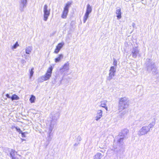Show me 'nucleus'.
Listing matches in <instances>:
<instances>
[{
    "mask_svg": "<svg viewBox=\"0 0 159 159\" xmlns=\"http://www.w3.org/2000/svg\"><path fill=\"white\" fill-rule=\"evenodd\" d=\"M15 128L17 131L19 132V134H21L22 132V131L20 130V128H18L17 127H15Z\"/></svg>",
    "mask_w": 159,
    "mask_h": 159,
    "instance_id": "b1692460",
    "label": "nucleus"
},
{
    "mask_svg": "<svg viewBox=\"0 0 159 159\" xmlns=\"http://www.w3.org/2000/svg\"><path fill=\"white\" fill-rule=\"evenodd\" d=\"M113 64L115 66H115L116 67L117 64V62L116 61L115 59L114 60Z\"/></svg>",
    "mask_w": 159,
    "mask_h": 159,
    "instance_id": "bb28decb",
    "label": "nucleus"
},
{
    "mask_svg": "<svg viewBox=\"0 0 159 159\" xmlns=\"http://www.w3.org/2000/svg\"><path fill=\"white\" fill-rule=\"evenodd\" d=\"M91 11L92 9L91 6L89 4H88L87 6L86 12L84 17V20H86L87 19L89 14L91 12Z\"/></svg>",
    "mask_w": 159,
    "mask_h": 159,
    "instance_id": "1a4fd4ad",
    "label": "nucleus"
},
{
    "mask_svg": "<svg viewBox=\"0 0 159 159\" xmlns=\"http://www.w3.org/2000/svg\"><path fill=\"white\" fill-rule=\"evenodd\" d=\"M131 51L132 57L135 58L139 54V50L138 47H133L131 49Z\"/></svg>",
    "mask_w": 159,
    "mask_h": 159,
    "instance_id": "20e7f679",
    "label": "nucleus"
},
{
    "mask_svg": "<svg viewBox=\"0 0 159 159\" xmlns=\"http://www.w3.org/2000/svg\"><path fill=\"white\" fill-rule=\"evenodd\" d=\"M123 140V138H120V139H119L118 140V142H119V143H120V142L121 141H122Z\"/></svg>",
    "mask_w": 159,
    "mask_h": 159,
    "instance_id": "c756f323",
    "label": "nucleus"
},
{
    "mask_svg": "<svg viewBox=\"0 0 159 159\" xmlns=\"http://www.w3.org/2000/svg\"><path fill=\"white\" fill-rule=\"evenodd\" d=\"M27 133H28L27 132H22L21 133V134L22 135V137H25L26 136L25 135V134H27Z\"/></svg>",
    "mask_w": 159,
    "mask_h": 159,
    "instance_id": "393cba45",
    "label": "nucleus"
},
{
    "mask_svg": "<svg viewBox=\"0 0 159 159\" xmlns=\"http://www.w3.org/2000/svg\"><path fill=\"white\" fill-rule=\"evenodd\" d=\"M11 99L12 100H17L19 99V98L16 94H14L11 97Z\"/></svg>",
    "mask_w": 159,
    "mask_h": 159,
    "instance_id": "aec40b11",
    "label": "nucleus"
},
{
    "mask_svg": "<svg viewBox=\"0 0 159 159\" xmlns=\"http://www.w3.org/2000/svg\"><path fill=\"white\" fill-rule=\"evenodd\" d=\"M82 139L81 137L80 136H78L76 138L77 143L74 144L75 146H77L79 144V142Z\"/></svg>",
    "mask_w": 159,
    "mask_h": 159,
    "instance_id": "6ab92c4d",
    "label": "nucleus"
},
{
    "mask_svg": "<svg viewBox=\"0 0 159 159\" xmlns=\"http://www.w3.org/2000/svg\"><path fill=\"white\" fill-rule=\"evenodd\" d=\"M105 146V143H104L103 145H100L99 147L101 148H103Z\"/></svg>",
    "mask_w": 159,
    "mask_h": 159,
    "instance_id": "c85d7f7f",
    "label": "nucleus"
},
{
    "mask_svg": "<svg viewBox=\"0 0 159 159\" xmlns=\"http://www.w3.org/2000/svg\"><path fill=\"white\" fill-rule=\"evenodd\" d=\"M116 67L115 66H112L111 67L109 70V75L108 77V79L111 80L115 75L116 71Z\"/></svg>",
    "mask_w": 159,
    "mask_h": 159,
    "instance_id": "423d86ee",
    "label": "nucleus"
},
{
    "mask_svg": "<svg viewBox=\"0 0 159 159\" xmlns=\"http://www.w3.org/2000/svg\"><path fill=\"white\" fill-rule=\"evenodd\" d=\"M102 157V155L100 153H97L94 156L93 159H101Z\"/></svg>",
    "mask_w": 159,
    "mask_h": 159,
    "instance_id": "dca6fc26",
    "label": "nucleus"
},
{
    "mask_svg": "<svg viewBox=\"0 0 159 159\" xmlns=\"http://www.w3.org/2000/svg\"><path fill=\"white\" fill-rule=\"evenodd\" d=\"M35 97L33 95H31L30 99V102L32 103L35 102Z\"/></svg>",
    "mask_w": 159,
    "mask_h": 159,
    "instance_id": "412c9836",
    "label": "nucleus"
},
{
    "mask_svg": "<svg viewBox=\"0 0 159 159\" xmlns=\"http://www.w3.org/2000/svg\"><path fill=\"white\" fill-rule=\"evenodd\" d=\"M149 131V129H148L147 126H143L139 131L138 134L140 136L145 135Z\"/></svg>",
    "mask_w": 159,
    "mask_h": 159,
    "instance_id": "7ed1b4c3",
    "label": "nucleus"
},
{
    "mask_svg": "<svg viewBox=\"0 0 159 159\" xmlns=\"http://www.w3.org/2000/svg\"><path fill=\"white\" fill-rule=\"evenodd\" d=\"M103 112L101 110H98L97 111V113L95 117V120L96 121H98L102 116Z\"/></svg>",
    "mask_w": 159,
    "mask_h": 159,
    "instance_id": "9d476101",
    "label": "nucleus"
},
{
    "mask_svg": "<svg viewBox=\"0 0 159 159\" xmlns=\"http://www.w3.org/2000/svg\"><path fill=\"white\" fill-rule=\"evenodd\" d=\"M50 10L48 9V6L46 4L44 5L43 7L44 19L47 20L50 14Z\"/></svg>",
    "mask_w": 159,
    "mask_h": 159,
    "instance_id": "39448f33",
    "label": "nucleus"
},
{
    "mask_svg": "<svg viewBox=\"0 0 159 159\" xmlns=\"http://www.w3.org/2000/svg\"><path fill=\"white\" fill-rule=\"evenodd\" d=\"M155 121H152L148 125V126H147V127L148 128V129H149L150 131L151 128H152L155 125Z\"/></svg>",
    "mask_w": 159,
    "mask_h": 159,
    "instance_id": "f3484780",
    "label": "nucleus"
},
{
    "mask_svg": "<svg viewBox=\"0 0 159 159\" xmlns=\"http://www.w3.org/2000/svg\"><path fill=\"white\" fill-rule=\"evenodd\" d=\"M24 1H25V3H26V0H24Z\"/></svg>",
    "mask_w": 159,
    "mask_h": 159,
    "instance_id": "2f4dec72",
    "label": "nucleus"
},
{
    "mask_svg": "<svg viewBox=\"0 0 159 159\" xmlns=\"http://www.w3.org/2000/svg\"><path fill=\"white\" fill-rule=\"evenodd\" d=\"M134 24H133V26L134 27Z\"/></svg>",
    "mask_w": 159,
    "mask_h": 159,
    "instance_id": "473e14b6",
    "label": "nucleus"
},
{
    "mask_svg": "<svg viewBox=\"0 0 159 159\" xmlns=\"http://www.w3.org/2000/svg\"><path fill=\"white\" fill-rule=\"evenodd\" d=\"M69 7V4H67L65 7L62 15V17L63 18H66L68 11Z\"/></svg>",
    "mask_w": 159,
    "mask_h": 159,
    "instance_id": "9b49d317",
    "label": "nucleus"
},
{
    "mask_svg": "<svg viewBox=\"0 0 159 159\" xmlns=\"http://www.w3.org/2000/svg\"><path fill=\"white\" fill-rule=\"evenodd\" d=\"M6 96L7 98H11V97L9 96L8 94H7Z\"/></svg>",
    "mask_w": 159,
    "mask_h": 159,
    "instance_id": "7c9ffc66",
    "label": "nucleus"
},
{
    "mask_svg": "<svg viewBox=\"0 0 159 159\" xmlns=\"http://www.w3.org/2000/svg\"><path fill=\"white\" fill-rule=\"evenodd\" d=\"M32 50V48L31 47H28L26 48L25 50L26 53L27 54H29Z\"/></svg>",
    "mask_w": 159,
    "mask_h": 159,
    "instance_id": "4be33fe9",
    "label": "nucleus"
},
{
    "mask_svg": "<svg viewBox=\"0 0 159 159\" xmlns=\"http://www.w3.org/2000/svg\"><path fill=\"white\" fill-rule=\"evenodd\" d=\"M18 46H19V45L18 43V42H16V43L14 44V45L13 46V48H15Z\"/></svg>",
    "mask_w": 159,
    "mask_h": 159,
    "instance_id": "a878e982",
    "label": "nucleus"
},
{
    "mask_svg": "<svg viewBox=\"0 0 159 159\" xmlns=\"http://www.w3.org/2000/svg\"><path fill=\"white\" fill-rule=\"evenodd\" d=\"M34 70V68H32L30 70V78H31L33 76V75L34 73V72L33 71Z\"/></svg>",
    "mask_w": 159,
    "mask_h": 159,
    "instance_id": "5701e85b",
    "label": "nucleus"
},
{
    "mask_svg": "<svg viewBox=\"0 0 159 159\" xmlns=\"http://www.w3.org/2000/svg\"><path fill=\"white\" fill-rule=\"evenodd\" d=\"M84 23H85V21H84Z\"/></svg>",
    "mask_w": 159,
    "mask_h": 159,
    "instance_id": "72a5a7b5",
    "label": "nucleus"
},
{
    "mask_svg": "<svg viewBox=\"0 0 159 159\" xmlns=\"http://www.w3.org/2000/svg\"><path fill=\"white\" fill-rule=\"evenodd\" d=\"M129 105L128 98L126 97L120 98L119 99L118 110L121 111L127 108Z\"/></svg>",
    "mask_w": 159,
    "mask_h": 159,
    "instance_id": "f257e3e1",
    "label": "nucleus"
},
{
    "mask_svg": "<svg viewBox=\"0 0 159 159\" xmlns=\"http://www.w3.org/2000/svg\"><path fill=\"white\" fill-rule=\"evenodd\" d=\"M148 70L154 71L156 69V67L153 63L151 62L147 66Z\"/></svg>",
    "mask_w": 159,
    "mask_h": 159,
    "instance_id": "f8f14e48",
    "label": "nucleus"
},
{
    "mask_svg": "<svg viewBox=\"0 0 159 159\" xmlns=\"http://www.w3.org/2000/svg\"><path fill=\"white\" fill-rule=\"evenodd\" d=\"M116 16L118 19H120L121 18V9L120 8L117 9L116 11Z\"/></svg>",
    "mask_w": 159,
    "mask_h": 159,
    "instance_id": "4468645a",
    "label": "nucleus"
},
{
    "mask_svg": "<svg viewBox=\"0 0 159 159\" xmlns=\"http://www.w3.org/2000/svg\"><path fill=\"white\" fill-rule=\"evenodd\" d=\"M53 67L50 66L48 69L45 75L41 77L43 81H46L49 80L51 76Z\"/></svg>",
    "mask_w": 159,
    "mask_h": 159,
    "instance_id": "f03ea898",
    "label": "nucleus"
},
{
    "mask_svg": "<svg viewBox=\"0 0 159 159\" xmlns=\"http://www.w3.org/2000/svg\"><path fill=\"white\" fill-rule=\"evenodd\" d=\"M107 102V101L105 100H103L101 101L99 105V107H103L105 108L106 111H107L108 108L106 106Z\"/></svg>",
    "mask_w": 159,
    "mask_h": 159,
    "instance_id": "ddd939ff",
    "label": "nucleus"
},
{
    "mask_svg": "<svg viewBox=\"0 0 159 159\" xmlns=\"http://www.w3.org/2000/svg\"><path fill=\"white\" fill-rule=\"evenodd\" d=\"M69 63L68 62H67L66 64H65L62 67L61 69H62L63 70H68L69 69Z\"/></svg>",
    "mask_w": 159,
    "mask_h": 159,
    "instance_id": "a211bd4d",
    "label": "nucleus"
},
{
    "mask_svg": "<svg viewBox=\"0 0 159 159\" xmlns=\"http://www.w3.org/2000/svg\"><path fill=\"white\" fill-rule=\"evenodd\" d=\"M63 56L62 54H60L58 55V57L55 58L54 61L55 62H59L61 59L63 58Z\"/></svg>",
    "mask_w": 159,
    "mask_h": 159,
    "instance_id": "2eb2a0df",
    "label": "nucleus"
},
{
    "mask_svg": "<svg viewBox=\"0 0 159 159\" xmlns=\"http://www.w3.org/2000/svg\"><path fill=\"white\" fill-rule=\"evenodd\" d=\"M11 157L12 159H20V156L17 154V152L14 150H11L10 152Z\"/></svg>",
    "mask_w": 159,
    "mask_h": 159,
    "instance_id": "0eeeda50",
    "label": "nucleus"
},
{
    "mask_svg": "<svg viewBox=\"0 0 159 159\" xmlns=\"http://www.w3.org/2000/svg\"><path fill=\"white\" fill-rule=\"evenodd\" d=\"M129 130L127 129H125L123 130V132H125V134H126L129 132Z\"/></svg>",
    "mask_w": 159,
    "mask_h": 159,
    "instance_id": "cd10ccee",
    "label": "nucleus"
},
{
    "mask_svg": "<svg viewBox=\"0 0 159 159\" xmlns=\"http://www.w3.org/2000/svg\"><path fill=\"white\" fill-rule=\"evenodd\" d=\"M64 45V43L63 42L59 43L56 46L54 51V53L57 54Z\"/></svg>",
    "mask_w": 159,
    "mask_h": 159,
    "instance_id": "6e6552de",
    "label": "nucleus"
}]
</instances>
